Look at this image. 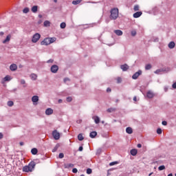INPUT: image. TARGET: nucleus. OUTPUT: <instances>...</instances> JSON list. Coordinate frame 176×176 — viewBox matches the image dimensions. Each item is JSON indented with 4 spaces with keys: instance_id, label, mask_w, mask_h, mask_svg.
I'll return each instance as SVG.
<instances>
[{
    "instance_id": "nucleus-1",
    "label": "nucleus",
    "mask_w": 176,
    "mask_h": 176,
    "mask_svg": "<svg viewBox=\"0 0 176 176\" xmlns=\"http://www.w3.org/2000/svg\"><path fill=\"white\" fill-rule=\"evenodd\" d=\"M35 166H36V163L32 161L28 166H23L22 170L23 173H32V171L35 169Z\"/></svg>"
},
{
    "instance_id": "nucleus-2",
    "label": "nucleus",
    "mask_w": 176,
    "mask_h": 176,
    "mask_svg": "<svg viewBox=\"0 0 176 176\" xmlns=\"http://www.w3.org/2000/svg\"><path fill=\"white\" fill-rule=\"evenodd\" d=\"M118 17H119V10L118 8L111 9L110 15L111 20H116Z\"/></svg>"
},
{
    "instance_id": "nucleus-3",
    "label": "nucleus",
    "mask_w": 176,
    "mask_h": 176,
    "mask_svg": "<svg viewBox=\"0 0 176 176\" xmlns=\"http://www.w3.org/2000/svg\"><path fill=\"white\" fill-rule=\"evenodd\" d=\"M39 39H41V34L38 33H36L33 35V36L32 38V42L33 43H36V42H38V41H39Z\"/></svg>"
},
{
    "instance_id": "nucleus-4",
    "label": "nucleus",
    "mask_w": 176,
    "mask_h": 176,
    "mask_svg": "<svg viewBox=\"0 0 176 176\" xmlns=\"http://www.w3.org/2000/svg\"><path fill=\"white\" fill-rule=\"evenodd\" d=\"M52 135H53L54 140H60V133H58V131H57V130H54L52 132Z\"/></svg>"
},
{
    "instance_id": "nucleus-5",
    "label": "nucleus",
    "mask_w": 176,
    "mask_h": 176,
    "mask_svg": "<svg viewBox=\"0 0 176 176\" xmlns=\"http://www.w3.org/2000/svg\"><path fill=\"white\" fill-rule=\"evenodd\" d=\"M58 71V66H57V65H53L51 67V72H52V74H57Z\"/></svg>"
},
{
    "instance_id": "nucleus-6",
    "label": "nucleus",
    "mask_w": 176,
    "mask_h": 176,
    "mask_svg": "<svg viewBox=\"0 0 176 176\" xmlns=\"http://www.w3.org/2000/svg\"><path fill=\"white\" fill-rule=\"evenodd\" d=\"M41 45L47 46L48 45H50V40L49 38H45L43 41H41Z\"/></svg>"
},
{
    "instance_id": "nucleus-7",
    "label": "nucleus",
    "mask_w": 176,
    "mask_h": 176,
    "mask_svg": "<svg viewBox=\"0 0 176 176\" xmlns=\"http://www.w3.org/2000/svg\"><path fill=\"white\" fill-rule=\"evenodd\" d=\"M170 72V68H166V69H157L155 72V74H160L161 72Z\"/></svg>"
},
{
    "instance_id": "nucleus-8",
    "label": "nucleus",
    "mask_w": 176,
    "mask_h": 176,
    "mask_svg": "<svg viewBox=\"0 0 176 176\" xmlns=\"http://www.w3.org/2000/svg\"><path fill=\"white\" fill-rule=\"evenodd\" d=\"M142 74V71L139 70L138 72H135L133 76H132V78L133 79H138V76H140V75Z\"/></svg>"
},
{
    "instance_id": "nucleus-9",
    "label": "nucleus",
    "mask_w": 176,
    "mask_h": 176,
    "mask_svg": "<svg viewBox=\"0 0 176 176\" xmlns=\"http://www.w3.org/2000/svg\"><path fill=\"white\" fill-rule=\"evenodd\" d=\"M10 80H12V78H10V76H6L1 80V83L3 85L5 82H10Z\"/></svg>"
},
{
    "instance_id": "nucleus-10",
    "label": "nucleus",
    "mask_w": 176,
    "mask_h": 176,
    "mask_svg": "<svg viewBox=\"0 0 176 176\" xmlns=\"http://www.w3.org/2000/svg\"><path fill=\"white\" fill-rule=\"evenodd\" d=\"M146 97L148 98H153L155 97V94L152 91H147Z\"/></svg>"
},
{
    "instance_id": "nucleus-11",
    "label": "nucleus",
    "mask_w": 176,
    "mask_h": 176,
    "mask_svg": "<svg viewBox=\"0 0 176 176\" xmlns=\"http://www.w3.org/2000/svg\"><path fill=\"white\" fill-rule=\"evenodd\" d=\"M53 109L52 108H48L45 110V115L50 116L53 115Z\"/></svg>"
},
{
    "instance_id": "nucleus-12",
    "label": "nucleus",
    "mask_w": 176,
    "mask_h": 176,
    "mask_svg": "<svg viewBox=\"0 0 176 176\" xmlns=\"http://www.w3.org/2000/svg\"><path fill=\"white\" fill-rule=\"evenodd\" d=\"M93 120H94L96 124H98V123H100V117L97 116H94L92 117Z\"/></svg>"
},
{
    "instance_id": "nucleus-13",
    "label": "nucleus",
    "mask_w": 176,
    "mask_h": 176,
    "mask_svg": "<svg viewBox=\"0 0 176 176\" xmlns=\"http://www.w3.org/2000/svg\"><path fill=\"white\" fill-rule=\"evenodd\" d=\"M32 101L35 104V102H38L39 101V97L38 96H34L32 97Z\"/></svg>"
},
{
    "instance_id": "nucleus-14",
    "label": "nucleus",
    "mask_w": 176,
    "mask_h": 176,
    "mask_svg": "<svg viewBox=\"0 0 176 176\" xmlns=\"http://www.w3.org/2000/svg\"><path fill=\"white\" fill-rule=\"evenodd\" d=\"M142 15V12H137L133 14V17L134 19H138V17H141Z\"/></svg>"
},
{
    "instance_id": "nucleus-15",
    "label": "nucleus",
    "mask_w": 176,
    "mask_h": 176,
    "mask_svg": "<svg viewBox=\"0 0 176 176\" xmlns=\"http://www.w3.org/2000/svg\"><path fill=\"white\" fill-rule=\"evenodd\" d=\"M114 34H117L118 36H122L123 35V32L120 30H114Z\"/></svg>"
},
{
    "instance_id": "nucleus-16",
    "label": "nucleus",
    "mask_w": 176,
    "mask_h": 176,
    "mask_svg": "<svg viewBox=\"0 0 176 176\" xmlns=\"http://www.w3.org/2000/svg\"><path fill=\"white\" fill-rule=\"evenodd\" d=\"M10 71H16L17 69V65L13 63L10 66Z\"/></svg>"
},
{
    "instance_id": "nucleus-17",
    "label": "nucleus",
    "mask_w": 176,
    "mask_h": 176,
    "mask_svg": "<svg viewBox=\"0 0 176 176\" xmlns=\"http://www.w3.org/2000/svg\"><path fill=\"white\" fill-rule=\"evenodd\" d=\"M12 38V36L10 34H8L6 39L3 41V43H8V42L10 41V38Z\"/></svg>"
},
{
    "instance_id": "nucleus-18",
    "label": "nucleus",
    "mask_w": 176,
    "mask_h": 176,
    "mask_svg": "<svg viewBox=\"0 0 176 176\" xmlns=\"http://www.w3.org/2000/svg\"><path fill=\"white\" fill-rule=\"evenodd\" d=\"M96 136H97V132L96 131H92L89 134V137L91 138H96Z\"/></svg>"
},
{
    "instance_id": "nucleus-19",
    "label": "nucleus",
    "mask_w": 176,
    "mask_h": 176,
    "mask_svg": "<svg viewBox=\"0 0 176 176\" xmlns=\"http://www.w3.org/2000/svg\"><path fill=\"white\" fill-rule=\"evenodd\" d=\"M130 152H131V155H132V156H135L138 151H137V149L133 148L131 150Z\"/></svg>"
},
{
    "instance_id": "nucleus-20",
    "label": "nucleus",
    "mask_w": 176,
    "mask_h": 176,
    "mask_svg": "<svg viewBox=\"0 0 176 176\" xmlns=\"http://www.w3.org/2000/svg\"><path fill=\"white\" fill-rule=\"evenodd\" d=\"M168 47L169 49H174V47H175V43H174V41L170 42L168 44Z\"/></svg>"
},
{
    "instance_id": "nucleus-21",
    "label": "nucleus",
    "mask_w": 176,
    "mask_h": 176,
    "mask_svg": "<svg viewBox=\"0 0 176 176\" xmlns=\"http://www.w3.org/2000/svg\"><path fill=\"white\" fill-rule=\"evenodd\" d=\"M121 69H122V71H126L127 69H129V65H122L120 66Z\"/></svg>"
},
{
    "instance_id": "nucleus-22",
    "label": "nucleus",
    "mask_w": 176,
    "mask_h": 176,
    "mask_svg": "<svg viewBox=\"0 0 176 176\" xmlns=\"http://www.w3.org/2000/svg\"><path fill=\"white\" fill-rule=\"evenodd\" d=\"M126 133H127V134H133V129H131V127H127L126 129Z\"/></svg>"
},
{
    "instance_id": "nucleus-23",
    "label": "nucleus",
    "mask_w": 176,
    "mask_h": 176,
    "mask_svg": "<svg viewBox=\"0 0 176 176\" xmlns=\"http://www.w3.org/2000/svg\"><path fill=\"white\" fill-rule=\"evenodd\" d=\"M37 78H38V76L35 74H32L30 75V78L32 79V80H36Z\"/></svg>"
},
{
    "instance_id": "nucleus-24",
    "label": "nucleus",
    "mask_w": 176,
    "mask_h": 176,
    "mask_svg": "<svg viewBox=\"0 0 176 176\" xmlns=\"http://www.w3.org/2000/svg\"><path fill=\"white\" fill-rule=\"evenodd\" d=\"M32 12L33 13H36V12H38V6H34L32 8Z\"/></svg>"
},
{
    "instance_id": "nucleus-25",
    "label": "nucleus",
    "mask_w": 176,
    "mask_h": 176,
    "mask_svg": "<svg viewBox=\"0 0 176 176\" xmlns=\"http://www.w3.org/2000/svg\"><path fill=\"white\" fill-rule=\"evenodd\" d=\"M60 148V144H56V146L52 149V152H57V150Z\"/></svg>"
},
{
    "instance_id": "nucleus-26",
    "label": "nucleus",
    "mask_w": 176,
    "mask_h": 176,
    "mask_svg": "<svg viewBox=\"0 0 176 176\" xmlns=\"http://www.w3.org/2000/svg\"><path fill=\"white\" fill-rule=\"evenodd\" d=\"M31 153L32 155H36V153H38V149L36 148H32Z\"/></svg>"
},
{
    "instance_id": "nucleus-27",
    "label": "nucleus",
    "mask_w": 176,
    "mask_h": 176,
    "mask_svg": "<svg viewBox=\"0 0 176 176\" xmlns=\"http://www.w3.org/2000/svg\"><path fill=\"white\" fill-rule=\"evenodd\" d=\"M78 141H83V140H85V138H83V135L82 133L78 134Z\"/></svg>"
},
{
    "instance_id": "nucleus-28",
    "label": "nucleus",
    "mask_w": 176,
    "mask_h": 176,
    "mask_svg": "<svg viewBox=\"0 0 176 176\" xmlns=\"http://www.w3.org/2000/svg\"><path fill=\"white\" fill-rule=\"evenodd\" d=\"M82 2V0H74L72 1L73 5H79Z\"/></svg>"
},
{
    "instance_id": "nucleus-29",
    "label": "nucleus",
    "mask_w": 176,
    "mask_h": 176,
    "mask_svg": "<svg viewBox=\"0 0 176 176\" xmlns=\"http://www.w3.org/2000/svg\"><path fill=\"white\" fill-rule=\"evenodd\" d=\"M44 27H50V21H44Z\"/></svg>"
},
{
    "instance_id": "nucleus-30",
    "label": "nucleus",
    "mask_w": 176,
    "mask_h": 176,
    "mask_svg": "<svg viewBox=\"0 0 176 176\" xmlns=\"http://www.w3.org/2000/svg\"><path fill=\"white\" fill-rule=\"evenodd\" d=\"M49 39L50 43H54V42H56V37L49 38Z\"/></svg>"
},
{
    "instance_id": "nucleus-31",
    "label": "nucleus",
    "mask_w": 176,
    "mask_h": 176,
    "mask_svg": "<svg viewBox=\"0 0 176 176\" xmlns=\"http://www.w3.org/2000/svg\"><path fill=\"white\" fill-rule=\"evenodd\" d=\"M159 171H162V170H166V166L164 165L160 166L158 167Z\"/></svg>"
},
{
    "instance_id": "nucleus-32",
    "label": "nucleus",
    "mask_w": 176,
    "mask_h": 176,
    "mask_svg": "<svg viewBox=\"0 0 176 176\" xmlns=\"http://www.w3.org/2000/svg\"><path fill=\"white\" fill-rule=\"evenodd\" d=\"M60 28L64 29V28H65V27H67V24H65V23L63 22L60 23Z\"/></svg>"
},
{
    "instance_id": "nucleus-33",
    "label": "nucleus",
    "mask_w": 176,
    "mask_h": 176,
    "mask_svg": "<svg viewBox=\"0 0 176 176\" xmlns=\"http://www.w3.org/2000/svg\"><path fill=\"white\" fill-rule=\"evenodd\" d=\"M131 35L132 36H135L137 35V31H135V30H132V31L131 32Z\"/></svg>"
},
{
    "instance_id": "nucleus-34",
    "label": "nucleus",
    "mask_w": 176,
    "mask_h": 176,
    "mask_svg": "<svg viewBox=\"0 0 176 176\" xmlns=\"http://www.w3.org/2000/svg\"><path fill=\"white\" fill-rule=\"evenodd\" d=\"M151 68H152V65H151V64H148L145 66V69L146 70H149Z\"/></svg>"
},
{
    "instance_id": "nucleus-35",
    "label": "nucleus",
    "mask_w": 176,
    "mask_h": 176,
    "mask_svg": "<svg viewBox=\"0 0 176 176\" xmlns=\"http://www.w3.org/2000/svg\"><path fill=\"white\" fill-rule=\"evenodd\" d=\"M71 167H74V164H67L65 166V168H70Z\"/></svg>"
},
{
    "instance_id": "nucleus-36",
    "label": "nucleus",
    "mask_w": 176,
    "mask_h": 176,
    "mask_svg": "<svg viewBox=\"0 0 176 176\" xmlns=\"http://www.w3.org/2000/svg\"><path fill=\"white\" fill-rule=\"evenodd\" d=\"M107 112L111 113V112H115V109L114 108H109L107 109Z\"/></svg>"
},
{
    "instance_id": "nucleus-37",
    "label": "nucleus",
    "mask_w": 176,
    "mask_h": 176,
    "mask_svg": "<svg viewBox=\"0 0 176 176\" xmlns=\"http://www.w3.org/2000/svg\"><path fill=\"white\" fill-rule=\"evenodd\" d=\"M14 102H13V101H8V107H13V105H14Z\"/></svg>"
},
{
    "instance_id": "nucleus-38",
    "label": "nucleus",
    "mask_w": 176,
    "mask_h": 176,
    "mask_svg": "<svg viewBox=\"0 0 176 176\" xmlns=\"http://www.w3.org/2000/svg\"><path fill=\"white\" fill-rule=\"evenodd\" d=\"M133 9H134L135 12H137V11L140 10V6H138V5H136L134 6Z\"/></svg>"
},
{
    "instance_id": "nucleus-39",
    "label": "nucleus",
    "mask_w": 176,
    "mask_h": 176,
    "mask_svg": "<svg viewBox=\"0 0 176 176\" xmlns=\"http://www.w3.org/2000/svg\"><path fill=\"white\" fill-rule=\"evenodd\" d=\"M23 13H28V12H30V8H25L23 9Z\"/></svg>"
},
{
    "instance_id": "nucleus-40",
    "label": "nucleus",
    "mask_w": 176,
    "mask_h": 176,
    "mask_svg": "<svg viewBox=\"0 0 176 176\" xmlns=\"http://www.w3.org/2000/svg\"><path fill=\"white\" fill-rule=\"evenodd\" d=\"M91 173H93V170H91V168H87V174H91Z\"/></svg>"
},
{
    "instance_id": "nucleus-41",
    "label": "nucleus",
    "mask_w": 176,
    "mask_h": 176,
    "mask_svg": "<svg viewBox=\"0 0 176 176\" xmlns=\"http://www.w3.org/2000/svg\"><path fill=\"white\" fill-rule=\"evenodd\" d=\"M58 157L59 159H63L64 157V153H59Z\"/></svg>"
},
{
    "instance_id": "nucleus-42",
    "label": "nucleus",
    "mask_w": 176,
    "mask_h": 176,
    "mask_svg": "<svg viewBox=\"0 0 176 176\" xmlns=\"http://www.w3.org/2000/svg\"><path fill=\"white\" fill-rule=\"evenodd\" d=\"M66 101H67V102H71V101H72V97H67L66 99Z\"/></svg>"
},
{
    "instance_id": "nucleus-43",
    "label": "nucleus",
    "mask_w": 176,
    "mask_h": 176,
    "mask_svg": "<svg viewBox=\"0 0 176 176\" xmlns=\"http://www.w3.org/2000/svg\"><path fill=\"white\" fill-rule=\"evenodd\" d=\"M118 162H113L109 164V166H115V164H118Z\"/></svg>"
},
{
    "instance_id": "nucleus-44",
    "label": "nucleus",
    "mask_w": 176,
    "mask_h": 176,
    "mask_svg": "<svg viewBox=\"0 0 176 176\" xmlns=\"http://www.w3.org/2000/svg\"><path fill=\"white\" fill-rule=\"evenodd\" d=\"M72 173H74V174H76V173H78V169L76 168H74L72 169Z\"/></svg>"
},
{
    "instance_id": "nucleus-45",
    "label": "nucleus",
    "mask_w": 176,
    "mask_h": 176,
    "mask_svg": "<svg viewBox=\"0 0 176 176\" xmlns=\"http://www.w3.org/2000/svg\"><path fill=\"white\" fill-rule=\"evenodd\" d=\"M157 134H162V129L159 128L157 129Z\"/></svg>"
},
{
    "instance_id": "nucleus-46",
    "label": "nucleus",
    "mask_w": 176,
    "mask_h": 176,
    "mask_svg": "<svg viewBox=\"0 0 176 176\" xmlns=\"http://www.w3.org/2000/svg\"><path fill=\"white\" fill-rule=\"evenodd\" d=\"M117 82H118V83H121V82H122V78H121L120 77H118V78H117Z\"/></svg>"
},
{
    "instance_id": "nucleus-47",
    "label": "nucleus",
    "mask_w": 176,
    "mask_h": 176,
    "mask_svg": "<svg viewBox=\"0 0 176 176\" xmlns=\"http://www.w3.org/2000/svg\"><path fill=\"white\" fill-rule=\"evenodd\" d=\"M21 85H25V80L21 79Z\"/></svg>"
},
{
    "instance_id": "nucleus-48",
    "label": "nucleus",
    "mask_w": 176,
    "mask_h": 176,
    "mask_svg": "<svg viewBox=\"0 0 176 176\" xmlns=\"http://www.w3.org/2000/svg\"><path fill=\"white\" fill-rule=\"evenodd\" d=\"M54 60L53 59H50L47 61V64H50L52 63H53Z\"/></svg>"
},
{
    "instance_id": "nucleus-49",
    "label": "nucleus",
    "mask_w": 176,
    "mask_h": 176,
    "mask_svg": "<svg viewBox=\"0 0 176 176\" xmlns=\"http://www.w3.org/2000/svg\"><path fill=\"white\" fill-rule=\"evenodd\" d=\"M162 124L163 126H167V122L166 121H162Z\"/></svg>"
},
{
    "instance_id": "nucleus-50",
    "label": "nucleus",
    "mask_w": 176,
    "mask_h": 176,
    "mask_svg": "<svg viewBox=\"0 0 176 176\" xmlns=\"http://www.w3.org/2000/svg\"><path fill=\"white\" fill-rule=\"evenodd\" d=\"M172 87L173 89H176V82L173 84Z\"/></svg>"
},
{
    "instance_id": "nucleus-51",
    "label": "nucleus",
    "mask_w": 176,
    "mask_h": 176,
    "mask_svg": "<svg viewBox=\"0 0 176 176\" xmlns=\"http://www.w3.org/2000/svg\"><path fill=\"white\" fill-rule=\"evenodd\" d=\"M78 151L80 152H82V151H83V147L82 146H80L79 148H78Z\"/></svg>"
},
{
    "instance_id": "nucleus-52",
    "label": "nucleus",
    "mask_w": 176,
    "mask_h": 176,
    "mask_svg": "<svg viewBox=\"0 0 176 176\" xmlns=\"http://www.w3.org/2000/svg\"><path fill=\"white\" fill-rule=\"evenodd\" d=\"M3 138V134L2 133H0V140H2Z\"/></svg>"
},
{
    "instance_id": "nucleus-53",
    "label": "nucleus",
    "mask_w": 176,
    "mask_h": 176,
    "mask_svg": "<svg viewBox=\"0 0 176 176\" xmlns=\"http://www.w3.org/2000/svg\"><path fill=\"white\" fill-rule=\"evenodd\" d=\"M168 87H164V91H168Z\"/></svg>"
},
{
    "instance_id": "nucleus-54",
    "label": "nucleus",
    "mask_w": 176,
    "mask_h": 176,
    "mask_svg": "<svg viewBox=\"0 0 176 176\" xmlns=\"http://www.w3.org/2000/svg\"><path fill=\"white\" fill-rule=\"evenodd\" d=\"M107 93L111 92V88H107Z\"/></svg>"
},
{
    "instance_id": "nucleus-55",
    "label": "nucleus",
    "mask_w": 176,
    "mask_h": 176,
    "mask_svg": "<svg viewBox=\"0 0 176 176\" xmlns=\"http://www.w3.org/2000/svg\"><path fill=\"white\" fill-rule=\"evenodd\" d=\"M142 145L141 144H138V148H142Z\"/></svg>"
},
{
    "instance_id": "nucleus-56",
    "label": "nucleus",
    "mask_w": 176,
    "mask_h": 176,
    "mask_svg": "<svg viewBox=\"0 0 176 176\" xmlns=\"http://www.w3.org/2000/svg\"><path fill=\"white\" fill-rule=\"evenodd\" d=\"M58 102L59 104H61V102H63V100L59 99V100H58Z\"/></svg>"
},
{
    "instance_id": "nucleus-57",
    "label": "nucleus",
    "mask_w": 176,
    "mask_h": 176,
    "mask_svg": "<svg viewBox=\"0 0 176 176\" xmlns=\"http://www.w3.org/2000/svg\"><path fill=\"white\" fill-rule=\"evenodd\" d=\"M133 101H135V102L137 101V96L133 97Z\"/></svg>"
},
{
    "instance_id": "nucleus-58",
    "label": "nucleus",
    "mask_w": 176,
    "mask_h": 176,
    "mask_svg": "<svg viewBox=\"0 0 176 176\" xmlns=\"http://www.w3.org/2000/svg\"><path fill=\"white\" fill-rule=\"evenodd\" d=\"M20 145H21V146H23V145H24V143H23V142H20Z\"/></svg>"
},
{
    "instance_id": "nucleus-59",
    "label": "nucleus",
    "mask_w": 176,
    "mask_h": 176,
    "mask_svg": "<svg viewBox=\"0 0 176 176\" xmlns=\"http://www.w3.org/2000/svg\"><path fill=\"white\" fill-rule=\"evenodd\" d=\"M67 80H69V78H65V79H64V81H65V82H67Z\"/></svg>"
},
{
    "instance_id": "nucleus-60",
    "label": "nucleus",
    "mask_w": 176,
    "mask_h": 176,
    "mask_svg": "<svg viewBox=\"0 0 176 176\" xmlns=\"http://www.w3.org/2000/svg\"><path fill=\"white\" fill-rule=\"evenodd\" d=\"M38 17H39V19H42V17H43L42 14H39Z\"/></svg>"
},
{
    "instance_id": "nucleus-61",
    "label": "nucleus",
    "mask_w": 176,
    "mask_h": 176,
    "mask_svg": "<svg viewBox=\"0 0 176 176\" xmlns=\"http://www.w3.org/2000/svg\"><path fill=\"white\" fill-rule=\"evenodd\" d=\"M155 42H159V38H156L155 40Z\"/></svg>"
},
{
    "instance_id": "nucleus-62",
    "label": "nucleus",
    "mask_w": 176,
    "mask_h": 176,
    "mask_svg": "<svg viewBox=\"0 0 176 176\" xmlns=\"http://www.w3.org/2000/svg\"><path fill=\"white\" fill-rule=\"evenodd\" d=\"M168 176H173V173L168 174Z\"/></svg>"
},
{
    "instance_id": "nucleus-63",
    "label": "nucleus",
    "mask_w": 176,
    "mask_h": 176,
    "mask_svg": "<svg viewBox=\"0 0 176 176\" xmlns=\"http://www.w3.org/2000/svg\"><path fill=\"white\" fill-rule=\"evenodd\" d=\"M3 32H0V35H3Z\"/></svg>"
},
{
    "instance_id": "nucleus-64",
    "label": "nucleus",
    "mask_w": 176,
    "mask_h": 176,
    "mask_svg": "<svg viewBox=\"0 0 176 176\" xmlns=\"http://www.w3.org/2000/svg\"><path fill=\"white\" fill-rule=\"evenodd\" d=\"M152 174H153V173H149L148 176L152 175Z\"/></svg>"
}]
</instances>
